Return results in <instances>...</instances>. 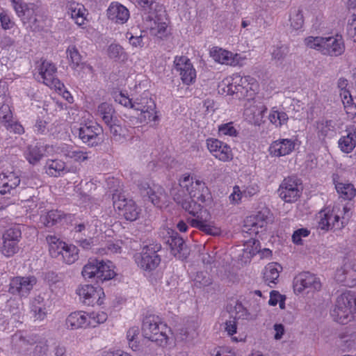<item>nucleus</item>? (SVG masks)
Here are the masks:
<instances>
[{
    "instance_id": "f257e3e1",
    "label": "nucleus",
    "mask_w": 356,
    "mask_h": 356,
    "mask_svg": "<svg viewBox=\"0 0 356 356\" xmlns=\"http://www.w3.org/2000/svg\"><path fill=\"white\" fill-rule=\"evenodd\" d=\"M307 47L314 49L322 54L330 56H339L345 51L343 38L340 35L328 37L309 36L305 39Z\"/></svg>"
},
{
    "instance_id": "f03ea898",
    "label": "nucleus",
    "mask_w": 356,
    "mask_h": 356,
    "mask_svg": "<svg viewBox=\"0 0 356 356\" xmlns=\"http://www.w3.org/2000/svg\"><path fill=\"white\" fill-rule=\"evenodd\" d=\"M112 263L105 262L96 258H90L83 266L81 275L86 280H95L97 283H103L113 279L116 273L111 268Z\"/></svg>"
},
{
    "instance_id": "7ed1b4c3",
    "label": "nucleus",
    "mask_w": 356,
    "mask_h": 356,
    "mask_svg": "<svg viewBox=\"0 0 356 356\" xmlns=\"http://www.w3.org/2000/svg\"><path fill=\"white\" fill-rule=\"evenodd\" d=\"M356 311V297L350 293H343L337 299L334 308L331 311L334 320L341 324L347 323Z\"/></svg>"
},
{
    "instance_id": "20e7f679",
    "label": "nucleus",
    "mask_w": 356,
    "mask_h": 356,
    "mask_svg": "<svg viewBox=\"0 0 356 356\" xmlns=\"http://www.w3.org/2000/svg\"><path fill=\"white\" fill-rule=\"evenodd\" d=\"M165 325L159 323L155 316H145L143 321L142 331L143 336L160 346L167 343L168 336L163 330Z\"/></svg>"
},
{
    "instance_id": "39448f33",
    "label": "nucleus",
    "mask_w": 356,
    "mask_h": 356,
    "mask_svg": "<svg viewBox=\"0 0 356 356\" xmlns=\"http://www.w3.org/2000/svg\"><path fill=\"white\" fill-rule=\"evenodd\" d=\"M161 248L159 244L144 246L141 252L134 255L136 263L140 268L147 271L156 269L161 262V257L157 254Z\"/></svg>"
},
{
    "instance_id": "423d86ee",
    "label": "nucleus",
    "mask_w": 356,
    "mask_h": 356,
    "mask_svg": "<svg viewBox=\"0 0 356 356\" xmlns=\"http://www.w3.org/2000/svg\"><path fill=\"white\" fill-rule=\"evenodd\" d=\"M103 129L98 123L89 121L81 123L79 128V138L88 147H97L103 142Z\"/></svg>"
},
{
    "instance_id": "0eeeda50",
    "label": "nucleus",
    "mask_w": 356,
    "mask_h": 356,
    "mask_svg": "<svg viewBox=\"0 0 356 356\" xmlns=\"http://www.w3.org/2000/svg\"><path fill=\"white\" fill-rule=\"evenodd\" d=\"M134 109L140 111V123H149L152 121L156 122L159 120L155 111L156 104L147 92L143 93L134 101Z\"/></svg>"
},
{
    "instance_id": "6e6552de",
    "label": "nucleus",
    "mask_w": 356,
    "mask_h": 356,
    "mask_svg": "<svg viewBox=\"0 0 356 356\" xmlns=\"http://www.w3.org/2000/svg\"><path fill=\"white\" fill-rule=\"evenodd\" d=\"M36 283L37 278L33 275L14 277L10 279L8 292L20 298H26Z\"/></svg>"
},
{
    "instance_id": "1a4fd4ad",
    "label": "nucleus",
    "mask_w": 356,
    "mask_h": 356,
    "mask_svg": "<svg viewBox=\"0 0 356 356\" xmlns=\"http://www.w3.org/2000/svg\"><path fill=\"white\" fill-rule=\"evenodd\" d=\"M165 238L172 254L182 261L188 258L190 254V249L184 238L176 231L168 229Z\"/></svg>"
},
{
    "instance_id": "9d476101",
    "label": "nucleus",
    "mask_w": 356,
    "mask_h": 356,
    "mask_svg": "<svg viewBox=\"0 0 356 356\" xmlns=\"http://www.w3.org/2000/svg\"><path fill=\"white\" fill-rule=\"evenodd\" d=\"M321 283L318 277L309 272H302L293 279V289L296 293H302L305 289L318 291Z\"/></svg>"
},
{
    "instance_id": "9b49d317",
    "label": "nucleus",
    "mask_w": 356,
    "mask_h": 356,
    "mask_svg": "<svg viewBox=\"0 0 356 356\" xmlns=\"http://www.w3.org/2000/svg\"><path fill=\"white\" fill-rule=\"evenodd\" d=\"M12 4L17 15L24 24L37 22L36 16L39 6L34 3H25L22 0H12Z\"/></svg>"
},
{
    "instance_id": "f8f14e48",
    "label": "nucleus",
    "mask_w": 356,
    "mask_h": 356,
    "mask_svg": "<svg viewBox=\"0 0 356 356\" xmlns=\"http://www.w3.org/2000/svg\"><path fill=\"white\" fill-rule=\"evenodd\" d=\"M113 207L118 211V213L122 216L127 220L134 221L137 220L140 213V209L132 200L118 198L113 201Z\"/></svg>"
},
{
    "instance_id": "ddd939ff",
    "label": "nucleus",
    "mask_w": 356,
    "mask_h": 356,
    "mask_svg": "<svg viewBox=\"0 0 356 356\" xmlns=\"http://www.w3.org/2000/svg\"><path fill=\"white\" fill-rule=\"evenodd\" d=\"M174 65L175 69L179 72L183 83L190 85L195 82L196 72L190 60L187 57H175Z\"/></svg>"
},
{
    "instance_id": "4468645a",
    "label": "nucleus",
    "mask_w": 356,
    "mask_h": 356,
    "mask_svg": "<svg viewBox=\"0 0 356 356\" xmlns=\"http://www.w3.org/2000/svg\"><path fill=\"white\" fill-rule=\"evenodd\" d=\"M173 200L182 209L194 217L197 218V216H202L201 204L195 202L191 195H187L183 190H178L174 192Z\"/></svg>"
},
{
    "instance_id": "2eb2a0df",
    "label": "nucleus",
    "mask_w": 356,
    "mask_h": 356,
    "mask_svg": "<svg viewBox=\"0 0 356 356\" xmlns=\"http://www.w3.org/2000/svg\"><path fill=\"white\" fill-rule=\"evenodd\" d=\"M206 143L209 152L220 161L227 162L233 159L232 149L227 144L213 138H207Z\"/></svg>"
},
{
    "instance_id": "dca6fc26",
    "label": "nucleus",
    "mask_w": 356,
    "mask_h": 356,
    "mask_svg": "<svg viewBox=\"0 0 356 356\" xmlns=\"http://www.w3.org/2000/svg\"><path fill=\"white\" fill-rule=\"evenodd\" d=\"M277 192L279 196L286 202L296 201L300 194L296 179L291 177L283 180Z\"/></svg>"
},
{
    "instance_id": "f3484780",
    "label": "nucleus",
    "mask_w": 356,
    "mask_h": 356,
    "mask_svg": "<svg viewBox=\"0 0 356 356\" xmlns=\"http://www.w3.org/2000/svg\"><path fill=\"white\" fill-rule=\"evenodd\" d=\"M100 289L99 291L92 284L80 285L76 289V293L80 297L81 302L86 305H93L97 302L99 305L103 303L101 300L100 292L104 294Z\"/></svg>"
},
{
    "instance_id": "a211bd4d",
    "label": "nucleus",
    "mask_w": 356,
    "mask_h": 356,
    "mask_svg": "<svg viewBox=\"0 0 356 356\" xmlns=\"http://www.w3.org/2000/svg\"><path fill=\"white\" fill-rule=\"evenodd\" d=\"M140 193L145 201L152 202L154 206L159 207L162 198L165 197L164 190L160 186L152 188L146 182L138 184Z\"/></svg>"
},
{
    "instance_id": "6ab92c4d",
    "label": "nucleus",
    "mask_w": 356,
    "mask_h": 356,
    "mask_svg": "<svg viewBox=\"0 0 356 356\" xmlns=\"http://www.w3.org/2000/svg\"><path fill=\"white\" fill-rule=\"evenodd\" d=\"M195 186L197 187L193 192H190V194L191 197L197 199V203L201 204L202 209L205 208L206 211L207 208L210 209L213 206L212 195L204 182L196 180Z\"/></svg>"
},
{
    "instance_id": "aec40b11",
    "label": "nucleus",
    "mask_w": 356,
    "mask_h": 356,
    "mask_svg": "<svg viewBox=\"0 0 356 356\" xmlns=\"http://www.w3.org/2000/svg\"><path fill=\"white\" fill-rule=\"evenodd\" d=\"M66 325L71 330H76L86 326L95 327V325L89 320V316L83 312H74L71 313L65 321Z\"/></svg>"
},
{
    "instance_id": "412c9836",
    "label": "nucleus",
    "mask_w": 356,
    "mask_h": 356,
    "mask_svg": "<svg viewBox=\"0 0 356 356\" xmlns=\"http://www.w3.org/2000/svg\"><path fill=\"white\" fill-rule=\"evenodd\" d=\"M107 16L109 19L115 23L124 24L129 17V12L122 4L112 3L107 10Z\"/></svg>"
},
{
    "instance_id": "4be33fe9",
    "label": "nucleus",
    "mask_w": 356,
    "mask_h": 356,
    "mask_svg": "<svg viewBox=\"0 0 356 356\" xmlns=\"http://www.w3.org/2000/svg\"><path fill=\"white\" fill-rule=\"evenodd\" d=\"M19 183V177L13 172L0 174V194L10 193Z\"/></svg>"
},
{
    "instance_id": "5701e85b",
    "label": "nucleus",
    "mask_w": 356,
    "mask_h": 356,
    "mask_svg": "<svg viewBox=\"0 0 356 356\" xmlns=\"http://www.w3.org/2000/svg\"><path fill=\"white\" fill-rule=\"evenodd\" d=\"M346 135L338 142L339 149L344 153H350L356 146V127L350 126L346 130Z\"/></svg>"
},
{
    "instance_id": "b1692460",
    "label": "nucleus",
    "mask_w": 356,
    "mask_h": 356,
    "mask_svg": "<svg viewBox=\"0 0 356 356\" xmlns=\"http://www.w3.org/2000/svg\"><path fill=\"white\" fill-rule=\"evenodd\" d=\"M295 144L290 139H281L274 141L269 147L270 154L275 156H282L290 154L294 149Z\"/></svg>"
},
{
    "instance_id": "393cba45",
    "label": "nucleus",
    "mask_w": 356,
    "mask_h": 356,
    "mask_svg": "<svg viewBox=\"0 0 356 356\" xmlns=\"http://www.w3.org/2000/svg\"><path fill=\"white\" fill-rule=\"evenodd\" d=\"M238 81L242 82V84H246L248 78L241 77L238 74H234L232 80L229 78L224 79L218 86L219 92H221L222 95H234Z\"/></svg>"
},
{
    "instance_id": "a878e982",
    "label": "nucleus",
    "mask_w": 356,
    "mask_h": 356,
    "mask_svg": "<svg viewBox=\"0 0 356 356\" xmlns=\"http://www.w3.org/2000/svg\"><path fill=\"white\" fill-rule=\"evenodd\" d=\"M97 115L106 125L119 122L113 106L108 102H103L98 106Z\"/></svg>"
},
{
    "instance_id": "bb28decb",
    "label": "nucleus",
    "mask_w": 356,
    "mask_h": 356,
    "mask_svg": "<svg viewBox=\"0 0 356 356\" xmlns=\"http://www.w3.org/2000/svg\"><path fill=\"white\" fill-rule=\"evenodd\" d=\"M339 175L334 174L332 175L333 182L335 188L339 196L344 200H351L355 196L356 190L352 184L343 183L339 181Z\"/></svg>"
},
{
    "instance_id": "cd10ccee",
    "label": "nucleus",
    "mask_w": 356,
    "mask_h": 356,
    "mask_svg": "<svg viewBox=\"0 0 356 356\" xmlns=\"http://www.w3.org/2000/svg\"><path fill=\"white\" fill-rule=\"evenodd\" d=\"M187 220L191 226L199 229L207 234L218 236L220 234V229L207 224L202 216H197V218H188Z\"/></svg>"
},
{
    "instance_id": "c85d7f7f",
    "label": "nucleus",
    "mask_w": 356,
    "mask_h": 356,
    "mask_svg": "<svg viewBox=\"0 0 356 356\" xmlns=\"http://www.w3.org/2000/svg\"><path fill=\"white\" fill-rule=\"evenodd\" d=\"M137 5L141 11L148 14L147 20H152L154 17H156V12L161 10V6L159 4L157 0H137Z\"/></svg>"
},
{
    "instance_id": "c756f323",
    "label": "nucleus",
    "mask_w": 356,
    "mask_h": 356,
    "mask_svg": "<svg viewBox=\"0 0 356 356\" xmlns=\"http://www.w3.org/2000/svg\"><path fill=\"white\" fill-rule=\"evenodd\" d=\"M210 54L216 61L222 64L234 66L238 63V62L233 57L232 52L220 48H213L210 51Z\"/></svg>"
},
{
    "instance_id": "7c9ffc66",
    "label": "nucleus",
    "mask_w": 356,
    "mask_h": 356,
    "mask_svg": "<svg viewBox=\"0 0 356 356\" xmlns=\"http://www.w3.org/2000/svg\"><path fill=\"white\" fill-rule=\"evenodd\" d=\"M68 216L61 211L51 210L41 216V222L44 226L51 227L61 223Z\"/></svg>"
},
{
    "instance_id": "2f4dec72",
    "label": "nucleus",
    "mask_w": 356,
    "mask_h": 356,
    "mask_svg": "<svg viewBox=\"0 0 356 356\" xmlns=\"http://www.w3.org/2000/svg\"><path fill=\"white\" fill-rule=\"evenodd\" d=\"M67 13L75 19L76 24L81 26L84 23V14L86 9L83 4L72 1L67 5Z\"/></svg>"
},
{
    "instance_id": "473e14b6",
    "label": "nucleus",
    "mask_w": 356,
    "mask_h": 356,
    "mask_svg": "<svg viewBox=\"0 0 356 356\" xmlns=\"http://www.w3.org/2000/svg\"><path fill=\"white\" fill-rule=\"evenodd\" d=\"M43 302L44 298L38 296L32 303L31 312L35 321H42L47 316V309Z\"/></svg>"
},
{
    "instance_id": "72a5a7b5",
    "label": "nucleus",
    "mask_w": 356,
    "mask_h": 356,
    "mask_svg": "<svg viewBox=\"0 0 356 356\" xmlns=\"http://www.w3.org/2000/svg\"><path fill=\"white\" fill-rule=\"evenodd\" d=\"M47 175L57 177L66 172L65 163L61 160H48L44 166Z\"/></svg>"
},
{
    "instance_id": "f704fd0d",
    "label": "nucleus",
    "mask_w": 356,
    "mask_h": 356,
    "mask_svg": "<svg viewBox=\"0 0 356 356\" xmlns=\"http://www.w3.org/2000/svg\"><path fill=\"white\" fill-rule=\"evenodd\" d=\"M57 68L50 62L43 60L39 67V74L44 84L49 83L50 81L55 77Z\"/></svg>"
},
{
    "instance_id": "c9c22d12",
    "label": "nucleus",
    "mask_w": 356,
    "mask_h": 356,
    "mask_svg": "<svg viewBox=\"0 0 356 356\" xmlns=\"http://www.w3.org/2000/svg\"><path fill=\"white\" fill-rule=\"evenodd\" d=\"M46 240L49 243V251L52 257L56 258L61 255L63 248L67 247L65 242L60 241L55 236H47Z\"/></svg>"
},
{
    "instance_id": "e433bc0d",
    "label": "nucleus",
    "mask_w": 356,
    "mask_h": 356,
    "mask_svg": "<svg viewBox=\"0 0 356 356\" xmlns=\"http://www.w3.org/2000/svg\"><path fill=\"white\" fill-rule=\"evenodd\" d=\"M282 267L277 263H270L266 268L264 273V278L266 282L276 284L280 276V272L282 271Z\"/></svg>"
},
{
    "instance_id": "4c0bfd02",
    "label": "nucleus",
    "mask_w": 356,
    "mask_h": 356,
    "mask_svg": "<svg viewBox=\"0 0 356 356\" xmlns=\"http://www.w3.org/2000/svg\"><path fill=\"white\" fill-rule=\"evenodd\" d=\"M42 147L29 145L25 152V157L31 165L38 164L44 156Z\"/></svg>"
},
{
    "instance_id": "58836bf2",
    "label": "nucleus",
    "mask_w": 356,
    "mask_h": 356,
    "mask_svg": "<svg viewBox=\"0 0 356 356\" xmlns=\"http://www.w3.org/2000/svg\"><path fill=\"white\" fill-rule=\"evenodd\" d=\"M108 56L110 58L117 61L125 62L128 59V54L124 48L115 43L111 44L108 46Z\"/></svg>"
},
{
    "instance_id": "ea45409f",
    "label": "nucleus",
    "mask_w": 356,
    "mask_h": 356,
    "mask_svg": "<svg viewBox=\"0 0 356 356\" xmlns=\"http://www.w3.org/2000/svg\"><path fill=\"white\" fill-rule=\"evenodd\" d=\"M179 181V188H175L172 191V196L173 193L178 190H183L187 195H190V192H193L197 187L195 186V181H193V178L188 174L183 175Z\"/></svg>"
},
{
    "instance_id": "a19ab883",
    "label": "nucleus",
    "mask_w": 356,
    "mask_h": 356,
    "mask_svg": "<svg viewBox=\"0 0 356 356\" xmlns=\"http://www.w3.org/2000/svg\"><path fill=\"white\" fill-rule=\"evenodd\" d=\"M67 56L70 60V65L73 69L81 67L83 64L82 62V56L79 54L77 48L74 45H70L68 47L66 51Z\"/></svg>"
},
{
    "instance_id": "79ce46f5",
    "label": "nucleus",
    "mask_w": 356,
    "mask_h": 356,
    "mask_svg": "<svg viewBox=\"0 0 356 356\" xmlns=\"http://www.w3.org/2000/svg\"><path fill=\"white\" fill-rule=\"evenodd\" d=\"M61 256L65 263L72 264L79 258V249L74 245L67 244V247L63 248Z\"/></svg>"
},
{
    "instance_id": "37998d69",
    "label": "nucleus",
    "mask_w": 356,
    "mask_h": 356,
    "mask_svg": "<svg viewBox=\"0 0 356 356\" xmlns=\"http://www.w3.org/2000/svg\"><path fill=\"white\" fill-rule=\"evenodd\" d=\"M316 124L317 136L321 140H324L329 132L334 129L333 121L330 120L317 121Z\"/></svg>"
},
{
    "instance_id": "c03bdc74",
    "label": "nucleus",
    "mask_w": 356,
    "mask_h": 356,
    "mask_svg": "<svg viewBox=\"0 0 356 356\" xmlns=\"http://www.w3.org/2000/svg\"><path fill=\"white\" fill-rule=\"evenodd\" d=\"M145 31H139V34L131 29L126 33V38L128 39L129 44L135 48H142L144 46L143 38Z\"/></svg>"
},
{
    "instance_id": "a18cd8bd",
    "label": "nucleus",
    "mask_w": 356,
    "mask_h": 356,
    "mask_svg": "<svg viewBox=\"0 0 356 356\" xmlns=\"http://www.w3.org/2000/svg\"><path fill=\"white\" fill-rule=\"evenodd\" d=\"M243 251L248 257H252L261 252L260 242L257 239L250 238L248 240L245 241Z\"/></svg>"
},
{
    "instance_id": "49530a36",
    "label": "nucleus",
    "mask_w": 356,
    "mask_h": 356,
    "mask_svg": "<svg viewBox=\"0 0 356 356\" xmlns=\"http://www.w3.org/2000/svg\"><path fill=\"white\" fill-rule=\"evenodd\" d=\"M320 220L318 221V228L321 230L328 231L332 229L331 220H332V211H321L319 213Z\"/></svg>"
},
{
    "instance_id": "de8ad7c7",
    "label": "nucleus",
    "mask_w": 356,
    "mask_h": 356,
    "mask_svg": "<svg viewBox=\"0 0 356 356\" xmlns=\"http://www.w3.org/2000/svg\"><path fill=\"white\" fill-rule=\"evenodd\" d=\"M291 26L296 30L301 29L304 24V17L302 11L300 9L294 8L290 16Z\"/></svg>"
},
{
    "instance_id": "09e8293b",
    "label": "nucleus",
    "mask_w": 356,
    "mask_h": 356,
    "mask_svg": "<svg viewBox=\"0 0 356 356\" xmlns=\"http://www.w3.org/2000/svg\"><path fill=\"white\" fill-rule=\"evenodd\" d=\"M3 246L1 252L7 257H10L16 254L19 250L18 243L3 240Z\"/></svg>"
},
{
    "instance_id": "8fccbe9b",
    "label": "nucleus",
    "mask_w": 356,
    "mask_h": 356,
    "mask_svg": "<svg viewBox=\"0 0 356 356\" xmlns=\"http://www.w3.org/2000/svg\"><path fill=\"white\" fill-rule=\"evenodd\" d=\"M21 235L22 232L19 226H14L5 232L3 234V240L19 243Z\"/></svg>"
},
{
    "instance_id": "3c124183",
    "label": "nucleus",
    "mask_w": 356,
    "mask_h": 356,
    "mask_svg": "<svg viewBox=\"0 0 356 356\" xmlns=\"http://www.w3.org/2000/svg\"><path fill=\"white\" fill-rule=\"evenodd\" d=\"M118 122H115V123L107 124L113 138L116 141H120L122 139L124 138V134H123L124 130Z\"/></svg>"
},
{
    "instance_id": "603ef678",
    "label": "nucleus",
    "mask_w": 356,
    "mask_h": 356,
    "mask_svg": "<svg viewBox=\"0 0 356 356\" xmlns=\"http://www.w3.org/2000/svg\"><path fill=\"white\" fill-rule=\"evenodd\" d=\"M248 78V81L246 84H242V82L238 81V84H237L236 90L235 91L236 98L241 99L246 96H248V90L251 88L249 86L250 85V76H246Z\"/></svg>"
},
{
    "instance_id": "864d4df0",
    "label": "nucleus",
    "mask_w": 356,
    "mask_h": 356,
    "mask_svg": "<svg viewBox=\"0 0 356 356\" xmlns=\"http://www.w3.org/2000/svg\"><path fill=\"white\" fill-rule=\"evenodd\" d=\"M218 131L220 135L236 136L238 134L237 130L233 126V122L221 124L218 127Z\"/></svg>"
},
{
    "instance_id": "5fc2aeb1",
    "label": "nucleus",
    "mask_w": 356,
    "mask_h": 356,
    "mask_svg": "<svg viewBox=\"0 0 356 356\" xmlns=\"http://www.w3.org/2000/svg\"><path fill=\"white\" fill-rule=\"evenodd\" d=\"M289 52V48L284 44L277 45L273 49L272 56L274 59L277 60H282Z\"/></svg>"
},
{
    "instance_id": "6e6d98bb",
    "label": "nucleus",
    "mask_w": 356,
    "mask_h": 356,
    "mask_svg": "<svg viewBox=\"0 0 356 356\" xmlns=\"http://www.w3.org/2000/svg\"><path fill=\"white\" fill-rule=\"evenodd\" d=\"M266 219L267 216L265 213L259 211L256 216L250 217V220L252 222L251 226L262 228L266 225Z\"/></svg>"
},
{
    "instance_id": "4d7b16f0",
    "label": "nucleus",
    "mask_w": 356,
    "mask_h": 356,
    "mask_svg": "<svg viewBox=\"0 0 356 356\" xmlns=\"http://www.w3.org/2000/svg\"><path fill=\"white\" fill-rule=\"evenodd\" d=\"M114 99L115 102H118L121 105L125 107L134 108V101L122 92L118 94H115Z\"/></svg>"
},
{
    "instance_id": "13d9d810",
    "label": "nucleus",
    "mask_w": 356,
    "mask_h": 356,
    "mask_svg": "<svg viewBox=\"0 0 356 356\" xmlns=\"http://www.w3.org/2000/svg\"><path fill=\"white\" fill-rule=\"evenodd\" d=\"M310 232L306 228L296 230L292 235V241L296 245H302V237L308 236Z\"/></svg>"
},
{
    "instance_id": "bf43d9fd",
    "label": "nucleus",
    "mask_w": 356,
    "mask_h": 356,
    "mask_svg": "<svg viewBox=\"0 0 356 356\" xmlns=\"http://www.w3.org/2000/svg\"><path fill=\"white\" fill-rule=\"evenodd\" d=\"M108 318L107 314L101 312L98 313L92 312L89 316V320H90L94 325L100 324L104 323Z\"/></svg>"
},
{
    "instance_id": "052dcab7",
    "label": "nucleus",
    "mask_w": 356,
    "mask_h": 356,
    "mask_svg": "<svg viewBox=\"0 0 356 356\" xmlns=\"http://www.w3.org/2000/svg\"><path fill=\"white\" fill-rule=\"evenodd\" d=\"M243 196V192L241 191L239 186H235L233 188V192L229 196V200L231 204H238Z\"/></svg>"
},
{
    "instance_id": "680f3d73",
    "label": "nucleus",
    "mask_w": 356,
    "mask_h": 356,
    "mask_svg": "<svg viewBox=\"0 0 356 356\" xmlns=\"http://www.w3.org/2000/svg\"><path fill=\"white\" fill-rule=\"evenodd\" d=\"M154 24L156 26L151 27L150 31L151 33L155 36H157L159 38H162L164 35L165 32L166 31L167 26L165 25V23H159L156 24L154 22Z\"/></svg>"
},
{
    "instance_id": "e2e57ef3",
    "label": "nucleus",
    "mask_w": 356,
    "mask_h": 356,
    "mask_svg": "<svg viewBox=\"0 0 356 356\" xmlns=\"http://www.w3.org/2000/svg\"><path fill=\"white\" fill-rule=\"evenodd\" d=\"M0 22L1 27L5 30L10 29L14 26V22L11 21L8 15L5 12L1 13Z\"/></svg>"
},
{
    "instance_id": "0e129e2a",
    "label": "nucleus",
    "mask_w": 356,
    "mask_h": 356,
    "mask_svg": "<svg viewBox=\"0 0 356 356\" xmlns=\"http://www.w3.org/2000/svg\"><path fill=\"white\" fill-rule=\"evenodd\" d=\"M67 156L76 161H83L88 159L87 153L82 151H71L69 152Z\"/></svg>"
},
{
    "instance_id": "69168bd1",
    "label": "nucleus",
    "mask_w": 356,
    "mask_h": 356,
    "mask_svg": "<svg viewBox=\"0 0 356 356\" xmlns=\"http://www.w3.org/2000/svg\"><path fill=\"white\" fill-rule=\"evenodd\" d=\"M47 351L48 345L46 341L38 343L34 348V354L36 356H44L47 355Z\"/></svg>"
},
{
    "instance_id": "338daca9",
    "label": "nucleus",
    "mask_w": 356,
    "mask_h": 356,
    "mask_svg": "<svg viewBox=\"0 0 356 356\" xmlns=\"http://www.w3.org/2000/svg\"><path fill=\"white\" fill-rule=\"evenodd\" d=\"M347 270L348 269L346 267L337 270L335 275L336 280L339 282H346L348 280H350L351 278L347 275Z\"/></svg>"
},
{
    "instance_id": "774afa93",
    "label": "nucleus",
    "mask_w": 356,
    "mask_h": 356,
    "mask_svg": "<svg viewBox=\"0 0 356 356\" xmlns=\"http://www.w3.org/2000/svg\"><path fill=\"white\" fill-rule=\"evenodd\" d=\"M282 295L277 291H272L270 293L268 304L271 306H275L281 300Z\"/></svg>"
}]
</instances>
